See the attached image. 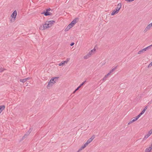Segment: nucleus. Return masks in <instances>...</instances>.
I'll list each match as a JSON object with an SVG mask.
<instances>
[{
  "label": "nucleus",
  "instance_id": "obj_30",
  "mask_svg": "<svg viewBox=\"0 0 152 152\" xmlns=\"http://www.w3.org/2000/svg\"><path fill=\"white\" fill-rule=\"evenodd\" d=\"M74 44V42H72L70 44V45L72 46Z\"/></svg>",
  "mask_w": 152,
  "mask_h": 152
},
{
  "label": "nucleus",
  "instance_id": "obj_25",
  "mask_svg": "<svg viewBox=\"0 0 152 152\" xmlns=\"http://www.w3.org/2000/svg\"><path fill=\"white\" fill-rule=\"evenodd\" d=\"M148 132L151 134L152 133V129H151Z\"/></svg>",
  "mask_w": 152,
  "mask_h": 152
},
{
  "label": "nucleus",
  "instance_id": "obj_17",
  "mask_svg": "<svg viewBox=\"0 0 152 152\" xmlns=\"http://www.w3.org/2000/svg\"><path fill=\"white\" fill-rule=\"evenodd\" d=\"M151 134L149 133V132H148V134L146 135L144 137V138H147L148 137H149Z\"/></svg>",
  "mask_w": 152,
  "mask_h": 152
},
{
  "label": "nucleus",
  "instance_id": "obj_20",
  "mask_svg": "<svg viewBox=\"0 0 152 152\" xmlns=\"http://www.w3.org/2000/svg\"><path fill=\"white\" fill-rule=\"evenodd\" d=\"M89 57V54H88L86 56H85L84 58L85 59H87Z\"/></svg>",
  "mask_w": 152,
  "mask_h": 152
},
{
  "label": "nucleus",
  "instance_id": "obj_28",
  "mask_svg": "<svg viewBox=\"0 0 152 152\" xmlns=\"http://www.w3.org/2000/svg\"><path fill=\"white\" fill-rule=\"evenodd\" d=\"M143 52L142 50H140V51L138 52V53L140 54L141 53V52Z\"/></svg>",
  "mask_w": 152,
  "mask_h": 152
},
{
  "label": "nucleus",
  "instance_id": "obj_24",
  "mask_svg": "<svg viewBox=\"0 0 152 152\" xmlns=\"http://www.w3.org/2000/svg\"><path fill=\"white\" fill-rule=\"evenodd\" d=\"M149 47H147L146 48H145L142 49V52H143V51H145L146 50L147 48H148Z\"/></svg>",
  "mask_w": 152,
  "mask_h": 152
},
{
  "label": "nucleus",
  "instance_id": "obj_5",
  "mask_svg": "<svg viewBox=\"0 0 152 152\" xmlns=\"http://www.w3.org/2000/svg\"><path fill=\"white\" fill-rule=\"evenodd\" d=\"M70 58H67L65 61H63L61 62L58 64L59 66H62L64 65L65 64H67L68 62L69 61Z\"/></svg>",
  "mask_w": 152,
  "mask_h": 152
},
{
  "label": "nucleus",
  "instance_id": "obj_1",
  "mask_svg": "<svg viewBox=\"0 0 152 152\" xmlns=\"http://www.w3.org/2000/svg\"><path fill=\"white\" fill-rule=\"evenodd\" d=\"M78 19L77 18H75L66 27L65 29V31H68L70 28H72L78 21Z\"/></svg>",
  "mask_w": 152,
  "mask_h": 152
},
{
  "label": "nucleus",
  "instance_id": "obj_27",
  "mask_svg": "<svg viewBox=\"0 0 152 152\" xmlns=\"http://www.w3.org/2000/svg\"><path fill=\"white\" fill-rule=\"evenodd\" d=\"M152 66V62L149 64L148 67H150Z\"/></svg>",
  "mask_w": 152,
  "mask_h": 152
},
{
  "label": "nucleus",
  "instance_id": "obj_6",
  "mask_svg": "<svg viewBox=\"0 0 152 152\" xmlns=\"http://www.w3.org/2000/svg\"><path fill=\"white\" fill-rule=\"evenodd\" d=\"M32 130V129H31V128H30L28 132H27L22 137V140L24 139H25L26 137L27 136H28L30 133H31V131Z\"/></svg>",
  "mask_w": 152,
  "mask_h": 152
},
{
  "label": "nucleus",
  "instance_id": "obj_7",
  "mask_svg": "<svg viewBox=\"0 0 152 152\" xmlns=\"http://www.w3.org/2000/svg\"><path fill=\"white\" fill-rule=\"evenodd\" d=\"M17 15V11L15 10L13 12V13L12 14L11 16V17L13 18H14V20H15V19L16 18Z\"/></svg>",
  "mask_w": 152,
  "mask_h": 152
},
{
  "label": "nucleus",
  "instance_id": "obj_2",
  "mask_svg": "<svg viewBox=\"0 0 152 152\" xmlns=\"http://www.w3.org/2000/svg\"><path fill=\"white\" fill-rule=\"evenodd\" d=\"M121 4L119 3L117 6V7H116L115 10H114L113 12L111 13V15H114L118 13L120 9L121 8Z\"/></svg>",
  "mask_w": 152,
  "mask_h": 152
},
{
  "label": "nucleus",
  "instance_id": "obj_9",
  "mask_svg": "<svg viewBox=\"0 0 152 152\" xmlns=\"http://www.w3.org/2000/svg\"><path fill=\"white\" fill-rule=\"evenodd\" d=\"M152 150V143L150 145L149 147L147 148L145 150V152H150Z\"/></svg>",
  "mask_w": 152,
  "mask_h": 152
},
{
  "label": "nucleus",
  "instance_id": "obj_26",
  "mask_svg": "<svg viewBox=\"0 0 152 152\" xmlns=\"http://www.w3.org/2000/svg\"><path fill=\"white\" fill-rule=\"evenodd\" d=\"M86 81H84L83 83L80 86L81 87L82 85H83L84 83H85Z\"/></svg>",
  "mask_w": 152,
  "mask_h": 152
},
{
  "label": "nucleus",
  "instance_id": "obj_16",
  "mask_svg": "<svg viewBox=\"0 0 152 152\" xmlns=\"http://www.w3.org/2000/svg\"><path fill=\"white\" fill-rule=\"evenodd\" d=\"M95 51V48L93 50H91L90 52L89 53V54L90 55H91V54H92L93 53H94Z\"/></svg>",
  "mask_w": 152,
  "mask_h": 152
},
{
  "label": "nucleus",
  "instance_id": "obj_13",
  "mask_svg": "<svg viewBox=\"0 0 152 152\" xmlns=\"http://www.w3.org/2000/svg\"><path fill=\"white\" fill-rule=\"evenodd\" d=\"M5 108V106L4 105L0 106V113Z\"/></svg>",
  "mask_w": 152,
  "mask_h": 152
},
{
  "label": "nucleus",
  "instance_id": "obj_21",
  "mask_svg": "<svg viewBox=\"0 0 152 152\" xmlns=\"http://www.w3.org/2000/svg\"><path fill=\"white\" fill-rule=\"evenodd\" d=\"M87 145H86V144L85 143L84 145H83V146L82 147H81V150H82V149H83Z\"/></svg>",
  "mask_w": 152,
  "mask_h": 152
},
{
  "label": "nucleus",
  "instance_id": "obj_4",
  "mask_svg": "<svg viewBox=\"0 0 152 152\" xmlns=\"http://www.w3.org/2000/svg\"><path fill=\"white\" fill-rule=\"evenodd\" d=\"M48 28V22L46 21L44 24H42L41 25L39 28L41 30H43L47 29Z\"/></svg>",
  "mask_w": 152,
  "mask_h": 152
},
{
  "label": "nucleus",
  "instance_id": "obj_32",
  "mask_svg": "<svg viewBox=\"0 0 152 152\" xmlns=\"http://www.w3.org/2000/svg\"><path fill=\"white\" fill-rule=\"evenodd\" d=\"M150 46H152V45H150ZM149 47H150V46Z\"/></svg>",
  "mask_w": 152,
  "mask_h": 152
},
{
  "label": "nucleus",
  "instance_id": "obj_15",
  "mask_svg": "<svg viewBox=\"0 0 152 152\" xmlns=\"http://www.w3.org/2000/svg\"><path fill=\"white\" fill-rule=\"evenodd\" d=\"M42 14H44L45 16H48V9H46V12H43L42 13Z\"/></svg>",
  "mask_w": 152,
  "mask_h": 152
},
{
  "label": "nucleus",
  "instance_id": "obj_3",
  "mask_svg": "<svg viewBox=\"0 0 152 152\" xmlns=\"http://www.w3.org/2000/svg\"><path fill=\"white\" fill-rule=\"evenodd\" d=\"M58 78V77H56L52 79L48 83V86H50L54 84L57 80Z\"/></svg>",
  "mask_w": 152,
  "mask_h": 152
},
{
  "label": "nucleus",
  "instance_id": "obj_18",
  "mask_svg": "<svg viewBox=\"0 0 152 152\" xmlns=\"http://www.w3.org/2000/svg\"><path fill=\"white\" fill-rule=\"evenodd\" d=\"M51 10L50 8H48V15H50L52 13H51L50 12V11Z\"/></svg>",
  "mask_w": 152,
  "mask_h": 152
},
{
  "label": "nucleus",
  "instance_id": "obj_19",
  "mask_svg": "<svg viewBox=\"0 0 152 152\" xmlns=\"http://www.w3.org/2000/svg\"><path fill=\"white\" fill-rule=\"evenodd\" d=\"M152 26V23H151L149 24L148 26L147 27V28H150L151 27V26Z\"/></svg>",
  "mask_w": 152,
  "mask_h": 152
},
{
  "label": "nucleus",
  "instance_id": "obj_12",
  "mask_svg": "<svg viewBox=\"0 0 152 152\" xmlns=\"http://www.w3.org/2000/svg\"><path fill=\"white\" fill-rule=\"evenodd\" d=\"M141 116L139 114L134 119L132 120V122H134L137 120Z\"/></svg>",
  "mask_w": 152,
  "mask_h": 152
},
{
  "label": "nucleus",
  "instance_id": "obj_14",
  "mask_svg": "<svg viewBox=\"0 0 152 152\" xmlns=\"http://www.w3.org/2000/svg\"><path fill=\"white\" fill-rule=\"evenodd\" d=\"M147 108V106H146L145 107L144 109V110L142 111V112L139 114L140 115H141L142 114H143L145 112Z\"/></svg>",
  "mask_w": 152,
  "mask_h": 152
},
{
  "label": "nucleus",
  "instance_id": "obj_11",
  "mask_svg": "<svg viewBox=\"0 0 152 152\" xmlns=\"http://www.w3.org/2000/svg\"><path fill=\"white\" fill-rule=\"evenodd\" d=\"M30 79V77H28L25 79H20V82H22V83H24L26 82L28 80H29Z\"/></svg>",
  "mask_w": 152,
  "mask_h": 152
},
{
  "label": "nucleus",
  "instance_id": "obj_33",
  "mask_svg": "<svg viewBox=\"0 0 152 152\" xmlns=\"http://www.w3.org/2000/svg\"><path fill=\"white\" fill-rule=\"evenodd\" d=\"M113 69H112V71H113Z\"/></svg>",
  "mask_w": 152,
  "mask_h": 152
},
{
  "label": "nucleus",
  "instance_id": "obj_8",
  "mask_svg": "<svg viewBox=\"0 0 152 152\" xmlns=\"http://www.w3.org/2000/svg\"><path fill=\"white\" fill-rule=\"evenodd\" d=\"M94 137H95L94 136H92L90 138L87 140V142L86 143V145H88V144L90 143L94 138Z\"/></svg>",
  "mask_w": 152,
  "mask_h": 152
},
{
  "label": "nucleus",
  "instance_id": "obj_22",
  "mask_svg": "<svg viewBox=\"0 0 152 152\" xmlns=\"http://www.w3.org/2000/svg\"><path fill=\"white\" fill-rule=\"evenodd\" d=\"M4 69L2 67H0V72H2L4 70Z\"/></svg>",
  "mask_w": 152,
  "mask_h": 152
},
{
  "label": "nucleus",
  "instance_id": "obj_29",
  "mask_svg": "<svg viewBox=\"0 0 152 152\" xmlns=\"http://www.w3.org/2000/svg\"><path fill=\"white\" fill-rule=\"evenodd\" d=\"M126 0L127 1H128L129 2H131V1H134V0Z\"/></svg>",
  "mask_w": 152,
  "mask_h": 152
},
{
  "label": "nucleus",
  "instance_id": "obj_23",
  "mask_svg": "<svg viewBox=\"0 0 152 152\" xmlns=\"http://www.w3.org/2000/svg\"><path fill=\"white\" fill-rule=\"evenodd\" d=\"M81 87L79 86H78L77 88L74 91V93H75L76 91H77V90H78L79 89L80 87Z\"/></svg>",
  "mask_w": 152,
  "mask_h": 152
},
{
  "label": "nucleus",
  "instance_id": "obj_10",
  "mask_svg": "<svg viewBox=\"0 0 152 152\" xmlns=\"http://www.w3.org/2000/svg\"><path fill=\"white\" fill-rule=\"evenodd\" d=\"M55 23V21L54 20H51L48 22V27L51 26Z\"/></svg>",
  "mask_w": 152,
  "mask_h": 152
},
{
  "label": "nucleus",
  "instance_id": "obj_31",
  "mask_svg": "<svg viewBox=\"0 0 152 152\" xmlns=\"http://www.w3.org/2000/svg\"><path fill=\"white\" fill-rule=\"evenodd\" d=\"M110 75V73L108 74L107 75V76H108V75Z\"/></svg>",
  "mask_w": 152,
  "mask_h": 152
}]
</instances>
